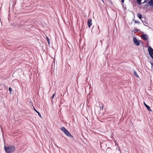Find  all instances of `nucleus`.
Listing matches in <instances>:
<instances>
[{
	"mask_svg": "<svg viewBox=\"0 0 153 153\" xmlns=\"http://www.w3.org/2000/svg\"><path fill=\"white\" fill-rule=\"evenodd\" d=\"M87 23L88 27L90 28L91 25H92V19H89L88 20Z\"/></svg>",
	"mask_w": 153,
	"mask_h": 153,
	"instance_id": "obj_6",
	"label": "nucleus"
},
{
	"mask_svg": "<svg viewBox=\"0 0 153 153\" xmlns=\"http://www.w3.org/2000/svg\"><path fill=\"white\" fill-rule=\"evenodd\" d=\"M149 6L153 7V0H149L148 3H147L146 4V7H148Z\"/></svg>",
	"mask_w": 153,
	"mask_h": 153,
	"instance_id": "obj_4",
	"label": "nucleus"
},
{
	"mask_svg": "<svg viewBox=\"0 0 153 153\" xmlns=\"http://www.w3.org/2000/svg\"><path fill=\"white\" fill-rule=\"evenodd\" d=\"M133 40L134 43L137 46L140 45L141 43V41L140 40H137L136 38L134 37L133 38Z\"/></svg>",
	"mask_w": 153,
	"mask_h": 153,
	"instance_id": "obj_3",
	"label": "nucleus"
},
{
	"mask_svg": "<svg viewBox=\"0 0 153 153\" xmlns=\"http://www.w3.org/2000/svg\"><path fill=\"white\" fill-rule=\"evenodd\" d=\"M148 51L151 57L153 59V49L151 46H148Z\"/></svg>",
	"mask_w": 153,
	"mask_h": 153,
	"instance_id": "obj_2",
	"label": "nucleus"
},
{
	"mask_svg": "<svg viewBox=\"0 0 153 153\" xmlns=\"http://www.w3.org/2000/svg\"><path fill=\"white\" fill-rule=\"evenodd\" d=\"M120 153H122L121 151H120Z\"/></svg>",
	"mask_w": 153,
	"mask_h": 153,
	"instance_id": "obj_27",
	"label": "nucleus"
},
{
	"mask_svg": "<svg viewBox=\"0 0 153 153\" xmlns=\"http://www.w3.org/2000/svg\"><path fill=\"white\" fill-rule=\"evenodd\" d=\"M137 16L138 17V18L141 19V20L143 22V21L142 19H141L142 18H144L143 17H142V16H141V15L140 13H138L137 14Z\"/></svg>",
	"mask_w": 153,
	"mask_h": 153,
	"instance_id": "obj_9",
	"label": "nucleus"
},
{
	"mask_svg": "<svg viewBox=\"0 0 153 153\" xmlns=\"http://www.w3.org/2000/svg\"><path fill=\"white\" fill-rule=\"evenodd\" d=\"M99 30V32L98 31V32H97V33H98V34H99V33H100V30Z\"/></svg>",
	"mask_w": 153,
	"mask_h": 153,
	"instance_id": "obj_25",
	"label": "nucleus"
},
{
	"mask_svg": "<svg viewBox=\"0 0 153 153\" xmlns=\"http://www.w3.org/2000/svg\"><path fill=\"white\" fill-rule=\"evenodd\" d=\"M55 94V93L52 96V97H51V102L52 103L53 102V101L52 100L53 99V98L54 97Z\"/></svg>",
	"mask_w": 153,
	"mask_h": 153,
	"instance_id": "obj_13",
	"label": "nucleus"
},
{
	"mask_svg": "<svg viewBox=\"0 0 153 153\" xmlns=\"http://www.w3.org/2000/svg\"><path fill=\"white\" fill-rule=\"evenodd\" d=\"M100 41L101 42H102V41H101V40Z\"/></svg>",
	"mask_w": 153,
	"mask_h": 153,
	"instance_id": "obj_28",
	"label": "nucleus"
},
{
	"mask_svg": "<svg viewBox=\"0 0 153 153\" xmlns=\"http://www.w3.org/2000/svg\"><path fill=\"white\" fill-rule=\"evenodd\" d=\"M141 37L143 39L145 40H147L148 39V36L146 34L142 35Z\"/></svg>",
	"mask_w": 153,
	"mask_h": 153,
	"instance_id": "obj_5",
	"label": "nucleus"
},
{
	"mask_svg": "<svg viewBox=\"0 0 153 153\" xmlns=\"http://www.w3.org/2000/svg\"><path fill=\"white\" fill-rule=\"evenodd\" d=\"M98 29H99V27H97Z\"/></svg>",
	"mask_w": 153,
	"mask_h": 153,
	"instance_id": "obj_30",
	"label": "nucleus"
},
{
	"mask_svg": "<svg viewBox=\"0 0 153 153\" xmlns=\"http://www.w3.org/2000/svg\"><path fill=\"white\" fill-rule=\"evenodd\" d=\"M100 41L101 42H102V41H101V40Z\"/></svg>",
	"mask_w": 153,
	"mask_h": 153,
	"instance_id": "obj_29",
	"label": "nucleus"
},
{
	"mask_svg": "<svg viewBox=\"0 0 153 153\" xmlns=\"http://www.w3.org/2000/svg\"><path fill=\"white\" fill-rule=\"evenodd\" d=\"M100 109H101V107H100Z\"/></svg>",
	"mask_w": 153,
	"mask_h": 153,
	"instance_id": "obj_31",
	"label": "nucleus"
},
{
	"mask_svg": "<svg viewBox=\"0 0 153 153\" xmlns=\"http://www.w3.org/2000/svg\"><path fill=\"white\" fill-rule=\"evenodd\" d=\"M65 134L68 137H73V136L70 134V132L67 130L64 132Z\"/></svg>",
	"mask_w": 153,
	"mask_h": 153,
	"instance_id": "obj_7",
	"label": "nucleus"
},
{
	"mask_svg": "<svg viewBox=\"0 0 153 153\" xmlns=\"http://www.w3.org/2000/svg\"><path fill=\"white\" fill-rule=\"evenodd\" d=\"M118 150V151H120H120H121L120 149H119Z\"/></svg>",
	"mask_w": 153,
	"mask_h": 153,
	"instance_id": "obj_24",
	"label": "nucleus"
},
{
	"mask_svg": "<svg viewBox=\"0 0 153 153\" xmlns=\"http://www.w3.org/2000/svg\"><path fill=\"white\" fill-rule=\"evenodd\" d=\"M9 90L10 92H11V91H12V88H11V87H9Z\"/></svg>",
	"mask_w": 153,
	"mask_h": 153,
	"instance_id": "obj_18",
	"label": "nucleus"
},
{
	"mask_svg": "<svg viewBox=\"0 0 153 153\" xmlns=\"http://www.w3.org/2000/svg\"><path fill=\"white\" fill-rule=\"evenodd\" d=\"M15 3L14 2H13V4L12 3H10V7H9V8H10V7H11V9H13V8H11V6H12V8L13 7V6L14 5H15Z\"/></svg>",
	"mask_w": 153,
	"mask_h": 153,
	"instance_id": "obj_12",
	"label": "nucleus"
},
{
	"mask_svg": "<svg viewBox=\"0 0 153 153\" xmlns=\"http://www.w3.org/2000/svg\"><path fill=\"white\" fill-rule=\"evenodd\" d=\"M124 0H121L122 3H123L124 2Z\"/></svg>",
	"mask_w": 153,
	"mask_h": 153,
	"instance_id": "obj_22",
	"label": "nucleus"
},
{
	"mask_svg": "<svg viewBox=\"0 0 153 153\" xmlns=\"http://www.w3.org/2000/svg\"><path fill=\"white\" fill-rule=\"evenodd\" d=\"M134 22L135 23H137L139 25H140V22L138 21H136V20H135L134 21Z\"/></svg>",
	"mask_w": 153,
	"mask_h": 153,
	"instance_id": "obj_17",
	"label": "nucleus"
},
{
	"mask_svg": "<svg viewBox=\"0 0 153 153\" xmlns=\"http://www.w3.org/2000/svg\"><path fill=\"white\" fill-rule=\"evenodd\" d=\"M107 14H108V12H107Z\"/></svg>",
	"mask_w": 153,
	"mask_h": 153,
	"instance_id": "obj_33",
	"label": "nucleus"
},
{
	"mask_svg": "<svg viewBox=\"0 0 153 153\" xmlns=\"http://www.w3.org/2000/svg\"><path fill=\"white\" fill-rule=\"evenodd\" d=\"M33 109L38 114L39 116L41 117V118H42V116H41V114H40V113L37 110H36L35 109V108L33 107Z\"/></svg>",
	"mask_w": 153,
	"mask_h": 153,
	"instance_id": "obj_10",
	"label": "nucleus"
},
{
	"mask_svg": "<svg viewBox=\"0 0 153 153\" xmlns=\"http://www.w3.org/2000/svg\"><path fill=\"white\" fill-rule=\"evenodd\" d=\"M134 30H136V31H137V32L140 31V30L139 29H137L136 27L134 28Z\"/></svg>",
	"mask_w": 153,
	"mask_h": 153,
	"instance_id": "obj_16",
	"label": "nucleus"
},
{
	"mask_svg": "<svg viewBox=\"0 0 153 153\" xmlns=\"http://www.w3.org/2000/svg\"><path fill=\"white\" fill-rule=\"evenodd\" d=\"M144 104L145 106L146 107V108L149 111H152L151 110V109L150 107L149 106L147 105V104H146L144 102Z\"/></svg>",
	"mask_w": 153,
	"mask_h": 153,
	"instance_id": "obj_8",
	"label": "nucleus"
},
{
	"mask_svg": "<svg viewBox=\"0 0 153 153\" xmlns=\"http://www.w3.org/2000/svg\"><path fill=\"white\" fill-rule=\"evenodd\" d=\"M10 10H9V13H10Z\"/></svg>",
	"mask_w": 153,
	"mask_h": 153,
	"instance_id": "obj_26",
	"label": "nucleus"
},
{
	"mask_svg": "<svg viewBox=\"0 0 153 153\" xmlns=\"http://www.w3.org/2000/svg\"><path fill=\"white\" fill-rule=\"evenodd\" d=\"M103 108V106H102V109Z\"/></svg>",
	"mask_w": 153,
	"mask_h": 153,
	"instance_id": "obj_23",
	"label": "nucleus"
},
{
	"mask_svg": "<svg viewBox=\"0 0 153 153\" xmlns=\"http://www.w3.org/2000/svg\"><path fill=\"white\" fill-rule=\"evenodd\" d=\"M147 0H145V1L143 2L142 3V4H143L145 3H147ZM147 3H146L147 4Z\"/></svg>",
	"mask_w": 153,
	"mask_h": 153,
	"instance_id": "obj_19",
	"label": "nucleus"
},
{
	"mask_svg": "<svg viewBox=\"0 0 153 153\" xmlns=\"http://www.w3.org/2000/svg\"><path fill=\"white\" fill-rule=\"evenodd\" d=\"M95 27H94V26L92 28V31H94V29H95Z\"/></svg>",
	"mask_w": 153,
	"mask_h": 153,
	"instance_id": "obj_20",
	"label": "nucleus"
},
{
	"mask_svg": "<svg viewBox=\"0 0 153 153\" xmlns=\"http://www.w3.org/2000/svg\"><path fill=\"white\" fill-rule=\"evenodd\" d=\"M47 42H48V44L49 45L50 44V39L48 37H47Z\"/></svg>",
	"mask_w": 153,
	"mask_h": 153,
	"instance_id": "obj_15",
	"label": "nucleus"
},
{
	"mask_svg": "<svg viewBox=\"0 0 153 153\" xmlns=\"http://www.w3.org/2000/svg\"><path fill=\"white\" fill-rule=\"evenodd\" d=\"M4 150L6 153H12L15 150V147L13 145L4 146Z\"/></svg>",
	"mask_w": 153,
	"mask_h": 153,
	"instance_id": "obj_1",
	"label": "nucleus"
},
{
	"mask_svg": "<svg viewBox=\"0 0 153 153\" xmlns=\"http://www.w3.org/2000/svg\"><path fill=\"white\" fill-rule=\"evenodd\" d=\"M61 130L64 133L67 130L65 127L64 126L60 128Z\"/></svg>",
	"mask_w": 153,
	"mask_h": 153,
	"instance_id": "obj_11",
	"label": "nucleus"
},
{
	"mask_svg": "<svg viewBox=\"0 0 153 153\" xmlns=\"http://www.w3.org/2000/svg\"><path fill=\"white\" fill-rule=\"evenodd\" d=\"M134 74L135 76L137 77H139L138 74H137L136 72L135 71H134Z\"/></svg>",
	"mask_w": 153,
	"mask_h": 153,
	"instance_id": "obj_14",
	"label": "nucleus"
},
{
	"mask_svg": "<svg viewBox=\"0 0 153 153\" xmlns=\"http://www.w3.org/2000/svg\"><path fill=\"white\" fill-rule=\"evenodd\" d=\"M17 25L19 26H22V25H21L20 24H19Z\"/></svg>",
	"mask_w": 153,
	"mask_h": 153,
	"instance_id": "obj_21",
	"label": "nucleus"
},
{
	"mask_svg": "<svg viewBox=\"0 0 153 153\" xmlns=\"http://www.w3.org/2000/svg\"><path fill=\"white\" fill-rule=\"evenodd\" d=\"M102 1H103V0H101Z\"/></svg>",
	"mask_w": 153,
	"mask_h": 153,
	"instance_id": "obj_32",
	"label": "nucleus"
}]
</instances>
